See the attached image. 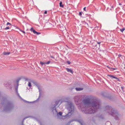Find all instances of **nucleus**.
<instances>
[{
    "instance_id": "1",
    "label": "nucleus",
    "mask_w": 125,
    "mask_h": 125,
    "mask_svg": "<svg viewBox=\"0 0 125 125\" xmlns=\"http://www.w3.org/2000/svg\"><path fill=\"white\" fill-rule=\"evenodd\" d=\"M83 102L85 105V107H91L90 110L88 112L89 114L94 113L100 107V105L97 100L94 101L91 103L90 102V99L87 98L84 99Z\"/></svg>"
},
{
    "instance_id": "2",
    "label": "nucleus",
    "mask_w": 125,
    "mask_h": 125,
    "mask_svg": "<svg viewBox=\"0 0 125 125\" xmlns=\"http://www.w3.org/2000/svg\"><path fill=\"white\" fill-rule=\"evenodd\" d=\"M68 106H69L68 108V109L70 112H69L68 115H71L73 113L74 109V106L73 104L71 103H70Z\"/></svg>"
},
{
    "instance_id": "3",
    "label": "nucleus",
    "mask_w": 125,
    "mask_h": 125,
    "mask_svg": "<svg viewBox=\"0 0 125 125\" xmlns=\"http://www.w3.org/2000/svg\"><path fill=\"white\" fill-rule=\"evenodd\" d=\"M97 43L96 44L95 43H93L92 44L93 46L95 47H96V49H98L100 48V42H97Z\"/></svg>"
},
{
    "instance_id": "4",
    "label": "nucleus",
    "mask_w": 125,
    "mask_h": 125,
    "mask_svg": "<svg viewBox=\"0 0 125 125\" xmlns=\"http://www.w3.org/2000/svg\"><path fill=\"white\" fill-rule=\"evenodd\" d=\"M32 32H33L34 33H37V35H38L39 34H40V33L38 32H36V31H35L32 28L30 30Z\"/></svg>"
},
{
    "instance_id": "5",
    "label": "nucleus",
    "mask_w": 125,
    "mask_h": 125,
    "mask_svg": "<svg viewBox=\"0 0 125 125\" xmlns=\"http://www.w3.org/2000/svg\"><path fill=\"white\" fill-rule=\"evenodd\" d=\"M66 70L68 72H69L72 74H73V71L71 69H70L68 68H66Z\"/></svg>"
},
{
    "instance_id": "6",
    "label": "nucleus",
    "mask_w": 125,
    "mask_h": 125,
    "mask_svg": "<svg viewBox=\"0 0 125 125\" xmlns=\"http://www.w3.org/2000/svg\"><path fill=\"white\" fill-rule=\"evenodd\" d=\"M76 90L77 91H79L83 90V88H76Z\"/></svg>"
},
{
    "instance_id": "7",
    "label": "nucleus",
    "mask_w": 125,
    "mask_h": 125,
    "mask_svg": "<svg viewBox=\"0 0 125 125\" xmlns=\"http://www.w3.org/2000/svg\"><path fill=\"white\" fill-rule=\"evenodd\" d=\"M60 6L61 7H63V5L62 4V3L61 1L59 4Z\"/></svg>"
},
{
    "instance_id": "8",
    "label": "nucleus",
    "mask_w": 125,
    "mask_h": 125,
    "mask_svg": "<svg viewBox=\"0 0 125 125\" xmlns=\"http://www.w3.org/2000/svg\"><path fill=\"white\" fill-rule=\"evenodd\" d=\"M10 52H4L3 53V54L4 55H8L10 54Z\"/></svg>"
},
{
    "instance_id": "9",
    "label": "nucleus",
    "mask_w": 125,
    "mask_h": 125,
    "mask_svg": "<svg viewBox=\"0 0 125 125\" xmlns=\"http://www.w3.org/2000/svg\"><path fill=\"white\" fill-rule=\"evenodd\" d=\"M120 30L122 32H123L125 30V28H124L123 29H120Z\"/></svg>"
},
{
    "instance_id": "10",
    "label": "nucleus",
    "mask_w": 125,
    "mask_h": 125,
    "mask_svg": "<svg viewBox=\"0 0 125 125\" xmlns=\"http://www.w3.org/2000/svg\"><path fill=\"white\" fill-rule=\"evenodd\" d=\"M40 63L42 65H43L46 64V62H40Z\"/></svg>"
},
{
    "instance_id": "11",
    "label": "nucleus",
    "mask_w": 125,
    "mask_h": 125,
    "mask_svg": "<svg viewBox=\"0 0 125 125\" xmlns=\"http://www.w3.org/2000/svg\"><path fill=\"white\" fill-rule=\"evenodd\" d=\"M112 78L115 79H116L118 80V81H119V79L118 78H117L116 77H115V76H113Z\"/></svg>"
},
{
    "instance_id": "12",
    "label": "nucleus",
    "mask_w": 125,
    "mask_h": 125,
    "mask_svg": "<svg viewBox=\"0 0 125 125\" xmlns=\"http://www.w3.org/2000/svg\"><path fill=\"white\" fill-rule=\"evenodd\" d=\"M62 27H60V30H61V31H63L64 30V29L65 28L64 27H62L63 29H62Z\"/></svg>"
},
{
    "instance_id": "13",
    "label": "nucleus",
    "mask_w": 125,
    "mask_h": 125,
    "mask_svg": "<svg viewBox=\"0 0 125 125\" xmlns=\"http://www.w3.org/2000/svg\"><path fill=\"white\" fill-rule=\"evenodd\" d=\"M106 108H107V109H108L109 110H110L111 109V107H109V106H106Z\"/></svg>"
},
{
    "instance_id": "14",
    "label": "nucleus",
    "mask_w": 125,
    "mask_h": 125,
    "mask_svg": "<svg viewBox=\"0 0 125 125\" xmlns=\"http://www.w3.org/2000/svg\"><path fill=\"white\" fill-rule=\"evenodd\" d=\"M111 71H113L114 70H116L117 69L116 68H110Z\"/></svg>"
},
{
    "instance_id": "15",
    "label": "nucleus",
    "mask_w": 125,
    "mask_h": 125,
    "mask_svg": "<svg viewBox=\"0 0 125 125\" xmlns=\"http://www.w3.org/2000/svg\"><path fill=\"white\" fill-rule=\"evenodd\" d=\"M28 85L29 87H31V83L29 82L28 83Z\"/></svg>"
},
{
    "instance_id": "16",
    "label": "nucleus",
    "mask_w": 125,
    "mask_h": 125,
    "mask_svg": "<svg viewBox=\"0 0 125 125\" xmlns=\"http://www.w3.org/2000/svg\"><path fill=\"white\" fill-rule=\"evenodd\" d=\"M114 111H113V112L112 111V113L111 114V115H113V116H114V115H115V114L114 113Z\"/></svg>"
},
{
    "instance_id": "17",
    "label": "nucleus",
    "mask_w": 125,
    "mask_h": 125,
    "mask_svg": "<svg viewBox=\"0 0 125 125\" xmlns=\"http://www.w3.org/2000/svg\"><path fill=\"white\" fill-rule=\"evenodd\" d=\"M10 28H9V27H6L4 29L5 30H7L10 29Z\"/></svg>"
},
{
    "instance_id": "18",
    "label": "nucleus",
    "mask_w": 125,
    "mask_h": 125,
    "mask_svg": "<svg viewBox=\"0 0 125 125\" xmlns=\"http://www.w3.org/2000/svg\"><path fill=\"white\" fill-rule=\"evenodd\" d=\"M58 114L60 115H62V112H59Z\"/></svg>"
},
{
    "instance_id": "19",
    "label": "nucleus",
    "mask_w": 125,
    "mask_h": 125,
    "mask_svg": "<svg viewBox=\"0 0 125 125\" xmlns=\"http://www.w3.org/2000/svg\"><path fill=\"white\" fill-rule=\"evenodd\" d=\"M50 63V61H48L47 62H46V64H49Z\"/></svg>"
},
{
    "instance_id": "20",
    "label": "nucleus",
    "mask_w": 125,
    "mask_h": 125,
    "mask_svg": "<svg viewBox=\"0 0 125 125\" xmlns=\"http://www.w3.org/2000/svg\"><path fill=\"white\" fill-rule=\"evenodd\" d=\"M6 25H11V24L9 23V22H7V24H6Z\"/></svg>"
},
{
    "instance_id": "21",
    "label": "nucleus",
    "mask_w": 125,
    "mask_h": 125,
    "mask_svg": "<svg viewBox=\"0 0 125 125\" xmlns=\"http://www.w3.org/2000/svg\"><path fill=\"white\" fill-rule=\"evenodd\" d=\"M82 15V12H80L79 13V15L80 16H81Z\"/></svg>"
},
{
    "instance_id": "22",
    "label": "nucleus",
    "mask_w": 125,
    "mask_h": 125,
    "mask_svg": "<svg viewBox=\"0 0 125 125\" xmlns=\"http://www.w3.org/2000/svg\"><path fill=\"white\" fill-rule=\"evenodd\" d=\"M67 63H68V64H70L71 63V62L69 61H68L67 62Z\"/></svg>"
},
{
    "instance_id": "23",
    "label": "nucleus",
    "mask_w": 125,
    "mask_h": 125,
    "mask_svg": "<svg viewBox=\"0 0 125 125\" xmlns=\"http://www.w3.org/2000/svg\"><path fill=\"white\" fill-rule=\"evenodd\" d=\"M108 76L112 78L113 76L112 75H108Z\"/></svg>"
},
{
    "instance_id": "24",
    "label": "nucleus",
    "mask_w": 125,
    "mask_h": 125,
    "mask_svg": "<svg viewBox=\"0 0 125 125\" xmlns=\"http://www.w3.org/2000/svg\"><path fill=\"white\" fill-rule=\"evenodd\" d=\"M108 76L112 78L113 76L112 75H108Z\"/></svg>"
},
{
    "instance_id": "25",
    "label": "nucleus",
    "mask_w": 125,
    "mask_h": 125,
    "mask_svg": "<svg viewBox=\"0 0 125 125\" xmlns=\"http://www.w3.org/2000/svg\"><path fill=\"white\" fill-rule=\"evenodd\" d=\"M20 31H21V32H23L24 33H24H25V31H22V30H20Z\"/></svg>"
},
{
    "instance_id": "26",
    "label": "nucleus",
    "mask_w": 125,
    "mask_h": 125,
    "mask_svg": "<svg viewBox=\"0 0 125 125\" xmlns=\"http://www.w3.org/2000/svg\"><path fill=\"white\" fill-rule=\"evenodd\" d=\"M110 124V122H107V123H106V125H107V124Z\"/></svg>"
},
{
    "instance_id": "27",
    "label": "nucleus",
    "mask_w": 125,
    "mask_h": 125,
    "mask_svg": "<svg viewBox=\"0 0 125 125\" xmlns=\"http://www.w3.org/2000/svg\"><path fill=\"white\" fill-rule=\"evenodd\" d=\"M47 13V11H45L44 12V14H46Z\"/></svg>"
},
{
    "instance_id": "28",
    "label": "nucleus",
    "mask_w": 125,
    "mask_h": 125,
    "mask_svg": "<svg viewBox=\"0 0 125 125\" xmlns=\"http://www.w3.org/2000/svg\"><path fill=\"white\" fill-rule=\"evenodd\" d=\"M118 56L119 57H120L121 56V55L120 54H119L118 55Z\"/></svg>"
},
{
    "instance_id": "29",
    "label": "nucleus",
    "mask_w": 125,
    "mask_h": 125,
    "mask_svg": "<svg viewBox=\"0 0 125 125\" xmlns=\"http://www.w3.org/2000/svg\"><path fill=\"white\" fill-rule=\"evenodd\" d=\"M51 58H53V59H54V57H53V56H51Z\"/></svg>"
},
{
    "instance_id": "30",
    "label": "nucleus",
    "mask_w": 125,
    "mask_h": 125,
    "mask_svg": "<svg viewBox=\"0 0 125 125\" xmlns=\"http://www.w3.org/2000/svg\"><path fill=\"white\" fill-rule=\"evenodd\" d=\"M85 9H86V8H83V10H84L85 11H86V10H85Z\"/></svg>"
},
{
    "instance_id": "31",
    "label": "nucleus",
    "mask_w": 125,
    "mask_h": 125,
    "mask_svg": "<svg viewBox=\"0 0 125 125\" xmlns=\"http://www.w3.org/2000/svg\"><path fill=\"white\" fill-rule=\"evenodd\" d=\"M119 5H121V3H119Z\"/></svg>"
},
{
    "instance_id": "32",
    "label": "nucleus",
    "mask_w": 125,
    "mask_h": 125,
    "mask_svg": "<svg viewBox=\"0 0 125 125\" xmlns=\"http://www.w3.org/2000/svg\"><path fill=\"white\" fill-rule=\"evenodd\" d=\"M84 8H86V7H84Z\"/></svg>"
},
{
    "instance_id": "33",
    "label": "nucleus",
    "mask_w": 125,
    "mask_h": 125,
    "mask_svg": "<svg viewBox=\"0 0 125 125\" xmlns=\"http://www.w3.org/2000/svg\"><path fill=\"white\" fill-rule=\"evenodd\" d=\"M57 104H56V105H55V106H56V105H57Z\"/></svg>"
},
{
    "instance_id": "34",
    "label": "nucleus",
    "mask_w": 125,
    "mask_h": 125,
    "mask_svg": "<svg viewBox=\"0 0 125 125\" xmlns=\"http://www.w3.org/2000/svg\"><path fill=\"white\" fill-rule=\"evenodd\" d=\"M122 88H123V87H122Z\"/></svg>"
},
{
    "instance_id": "35",
    "label": "nucleus",
    "mask_w": 125,
    "mask_h": 125,
    "mask_svg": "<svg viewBox=\"0 0 125 125\" xmlns=\"http://www.w3.org/2000/svg\"><path fill=\"white\" fill-rule=\"evenodd\" d=\"M112 8H113V7H112Z\"/></svg>"
}]
</instances>
